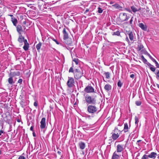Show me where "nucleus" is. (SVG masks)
Returning <instances> with one entry per match:
<instances>
[{
  "label": "nucleus",
  "instance_id": "obj_28",
  "mask_svg": "<svg viewBox=\"0 0 159 159\" xmlns=\"http://www.w3.org/2000/svg\"><path fill=\"white\" fill-rule=\"evenodd\" d=\"M141 58L142 61L144 63L146 64L148 62L147 60L144 57L143 55H142L141 56Z\"/></svg>",
  "mask_w": 159,
  "mask_h": 159
},
{
  "label": "nucleus",
  "instance_id": "obj_5",
  "mask_svg": "<svg viewBox=\"0 0 159 159\" xmlns=\"http://www.w3.org/2000/svg\"><path fill=\"white\" fill-rule=\"evenodd\" d=\"M113 131L114 133H112V134L111 136V138L114 140H116L119 136V134H118L117 131L120 132H121L120 130H118L117 129H115L113 130Z\"/></svg>",
  "mask_w": 159,
  "mask_h": 159
},
{
  "label": "nucleus",
  "instance_id": "obj_25",
  "mask_svg": "<svg viewBox=\"0 0 159 159\" xmlns=\"http://www.w3.org/2000/svg\"><path fill=\"white\" fill-rule=\"evenodd\" d=\"M10 77L8 79V82L10 84H12L14 83L13 81V77L11 76H9Z\"/></svg>",
  "mask_w": 159,
  "mask_h": 159
},
{
  "label": "nucleus",
  "instance_id": "obj_37",
  "mask_svg": "<svg viewBox=\"0 0 159 159\" xmlns=\"http://www.w3.org/2000/svg\"><path fill=\"white\" fill-rule=\"evenodd\" d=\"M135 104L137 106H140L141 104V102L140 101H137L135 102Z\"/></svg>",
  "mask_w": 159,
  "mask_h": 159
},
{
  "label": "nucleus",
  "instance_id": "obj_41",
  "mask_svg": "<svg viewBox=\"0 0 159 159\" xmlns=\"http://www.w3.org/2000/svg\"><path fill=\"white\" fill-rule=\"evenodd\" d=\"M154 62L155 63L156 66L157 67H159V65L158 63L155 60V61H154Z\"/></svg>",
  "mask_w": 159,
  "mask_h": 159
},
{
  "label": "nucleus",
  "instance_id": "obj_24",
  "mask_svg": "<svg viewBox=\"0 0 159 159\" xmlns=\"http://www.w3.org/2000/svg\"><path fill=\"white\" fill-rule=\"evenodd\" d=\"M42 45V43L39 42L36 46V48L38 52H39Z\"/></svg>",
  "mask_w": 159,
  "mask_h": 159
},
{
  "label": "nucleus",
  "instance_id": "obj_35",
  "mask_svg": "<svg viewBox=\"0 0 159 159\" xmlns=\"http://www.w3.org/2000/svg\"><path fill=\"white\" fill-rule=\"evenodd\" d=\"M122 85V82L119 80L117 83V85L120 88Z\"/></svg>",
  "mask_w": 159,
  "mask_h": 159
},
{
  "label": "nucleus",
  "instance_id": "obj_63",
  "mask_svg": "<svg viewBox=\"0 0 159 159\" xmlns=\"http://www.w3.org/2000/svg\"><path fill=\"white\" fill-rule=\"evenodd\" d=\"M24 29H25V26H24Z\"/></svg>",
  "mask_w": 159,
  "mask_h": 159
},
{
  "label": "nucleus",
  "instance_id": "obj_7",
  "mask_svg": "<svg viewBox=\"0 0 159 159\" xmlns=\"http://www.w3.org/2000/svg\"><path fill=\"white\" fill-rule=\"evenodd\" d=\"M84 91L86 93H95L94 89L91 86L88 85L84 89Z\"/></svg>",
  "mask_w": 159,
  "mask_h": 159
},
{
  "label": "nucleus",
  "instance_id": "obj_26",
  "mask_svg": "<svg viewBox=\"0 0 159 159\" xmlns=\"http://www.w3.org/2000/svg\"><path fill=\"white\" fill-rule=\"evenodd\" d=\"M131 8L132 11L134 12H135L138 11H139L140 10V8H139L138 10L134 6H131Z\"/></svg>",
  "mask_w": 159,
  "mask_h": 159
},
{
  "label": "nucleus",
  "instance_id": "obj_48",
  "mask_svg": "<svg viewBox=\"0 0 159 159\" xmlns=\"http://www.w3.org/2000/svg\"><path fill=\"white\" fill-rule=\"evenodd\" d=\"M38 105V103L36 102H34V105L35 107H37Z\"/></svg>",
  "mask_w": 159,
  "mask_h": 159
},
{
  "label": "nucleus",
  "instance_id": "obj_50",
  "mask_svg": "<svg viewBox=\"0 0 159 159\" xmlns=\"http://www.w3.org/2000/svg\"><path fill=\"white\" fill-rule=\"evenodd\" d=\"M130 78L133 79L134 78V74H132L130 75Z\"/></svg>",
  "mask_w": 159,
  "mask_h": 159
},
{
  "label": "nucleus",
  "instance_id": "obj_10",
  "mask_svg": "<svg viewBox=\"0 0 159 159\" xmlns=\"http://www.w3.org/2000/svg\"><path fill=\"white\" fill-rule=\"evenodd\" d=\"M117 150L116 152H121L124 149L123 148V145H121L120 144H118L117 146Z\"/></svg>",
  "mask_w": 159,
  "mask_h": 159
},
{
  "label": "nucleus",
  "instance_id": "obj_39",
  "mask_svg": "<svg viewBox=\"0 0 159 159\" xmlns=\"http://www.w3.org/2000/svg\"><path fill=\"white\" fill-rule=\"evenodd\" d=\"M150 68L151 71L153 72H155L156 70L155 67L154 66H152L151 67H150Z\"/></svg>",
  "mask_w": 159,
  "mask_h": 159
},
{
  "label": "nucleus",
  "instance_id": "obj_2",
  "mask_svg": "<svg viewBox=\"0 0 159 159\" xmlns=\"http://www.w3.org/2000/svg\"><path fill=\"white\" fill-rule=\"evenodd\" d=\"M87 110L89 113L94 114L97 112L98 108L95 105H89L87 106Z\"/></svg>",
  "mask_w": 159,
  "mask_h": 159
},
{
  "label": "nucleus",
  "instance_id": "obj_16",
  "mask_svg": "<svg viewBox=\"0 0 159 159\" xmlns=\"http://www.w3.org/2000/svg\"><path fill=\"white\" fill-rule=\"evenodd\" d=\"M127 34L128 35L130 40L131 41H133L134 39V34L132 32H129Z\"/></svg>",
  "mask_w": 159,
  "mask_h": 159
},
{
  "label": "nucleus",
  "instance_id": "obj_8",
  "mask_svg": "<svg viewBox=\"0 0 159 159\" xmlns=\"http://www.w3.org/2000/svg\"><path fill=\"white\" fill-rule=\"evenodd\" d=\"M40 127L41 129H44L46 126V119L45 118H43L40 121Z\"/></svg>",
  "mask_w": 159,
  "mask_h": 159
},
{
  "label": "nucleus",
  "instance_id": "obj_51",
  "mask_svg": "<svg viewBox=\"0 0 159 159\" xmlns=\"http://www.w3.org/2000/svg\"><path fill=\"white\" fill-rule=\"evenodd\" d=\"M125 40L128 42V43H129V40L128 37H126V38H125Z\"/></svg>",
  "mask_w": 159,
  "mask_h": 159
},
{
  "label": "nucleus",
  "instance_id": "obj_9",
  "mask_svg": "<svg viewBox=\"0 0 159 159\" xmlns=\"http://www.w3.org/2000/svg\"><path fill=\"white\" fill-rule=\"evenodd\" d=\"M157 156V153L152 152H151L148 155V157L150 159H155Z\"/></svg>",
  "mask_w": 159,
  "mask_h": 159
},
{
  "label": "nucleus",
  "instance_id": "obj_55",
  "mask_svg": "<svg viewBox=\"0 0 159 159\" xmlns=\"http://www.w3.org/2000/svg\"><path fill=\"white\" fill-rule=\"evenodd\" d=\"M20 103V104H21V105H24V102H23V101H21Z\"/></svg>",
  "mask_w": 159,
  "mask_h": 159
},
{
  "label": "nucleus",
  "instance_id": "obj_46",
  "mask_svg": "<svg viewBox=\"0 0 159 159\" xmlns=\"http://www.w3.org/2000/svg\"><path fill=\"white\" fill-rule=\"evenodd\" d=\"M146 64H147L148 66H149L150 67L153 66L148 62L146 63Z\"/></svg>",
  "mask_w": 159,
  "mask_h": 159
},
{
  "label": "nucleus",
  "instance_id": "obj_61",
  "mask_svg": "<svg viewBox=\"0 0 159 159\" xmlns=\"http://www.w3.org/2000/svg\"><path fill=\"white\" fill-rule=\"evenodd\" d=\"M57 153L59 154H60L61 153V152L60 151H58L57 152Z\"/></svg>",
  "mask_w": 159,
  "mask_h": 159
},
{
  "label": "nucleus",
  "instance_id": "obj_57",
  "mask_svg": "<svg viewBox=\"0 0 159 159\" xmlns=\"http://www.w3.org/2000/svg\"><path fill=\"white\" fill-rule=\"evenodd\" d=\"M113 3H114V2H111H111H110V4H113Z\"/></svg>",
  "mask_w": 159,
  "mask_h": 159
},
{
  "label": "nucleus",
  "instance_id": "obj_47",
  "mask_svg": "<svg viewBox=\"0 0 159 159\" xmlns=\"http://www.w3.org/2000/svg\"><path fill=\"white\" fill-rule=\"evenodd\" d=\"M133 17H132L131 18V19H130V20L129 21V23H130V24H132V21H133Z\"/></svg>",
  "mask_w": 159,
  "mask_h": 159
},
{
  "label": "nucleus",
  "instance_id": "obj_21",
  "mask_svg": "<svg viewBox=\"0 0 159 159\" xmlns=\"http://www.w3.org/2000/svg\"><path fill=\"white\" fill-rule=\"evenodd\" d=\"M119 156L116 153V151L113 154L111 159H118Z\"/></svg>",
  "mask_w": 159,
  "mask_h": 159
},
{
  "label": "nucleus",
  "instance_id": "obj_62",
  "mask_svg": "<svg viewBox=\"0 0 159 159\" xmlns=\"http://www.w3.org/2000/svg\"><path fill=\"white\" fill-rule=\"evenodd\" d=\"M8 16L11 17H12L13 16L12 15H9Z\"/></svg>",
  "mask_w": 159,
  "mask_h": 159
},
{
  "label": "nucleus",
  "instance_id": "obj_34",
  "mask_svg": "<svg viewBox=\"0 0 159 159\" xmlns=\"http://www.w3.org/2000/svg\"><path fill=\"white\" fill-rule=\"evenodd\" d=\"M155 74L156 75V79L157 80H159V70H158Z\"/></svg>",
  "mask_w": 159,
  "mask_h": 159
},
{
  "label": "nucleus",
  "instance_id": "obj_12",
  "mask_svg": "<svg viewBox=\"0 0 159 159\" xmlns=\"http://www.w3.org/2000/svg\"><path fill=\"white\" fill-rule=\"evenodd\" d=\"M24 43V45L23 47V48L25 51H27L29 47V44L26 39L25 40V41Z\"/></svg>",
  "mask_w": 159,
  "mask_h": 159
},
{
  "label": "nucleus",
  "instance_id": "obj_53",
  "mask_svg": "<svg viewBox=\"0 0 159 159\" xmlns=\"http://www.w3.org/2000/svg\"><path fill=\"white\" fill-rule=\"evenodd\" d=\"M3 133V131L2 130H1L0 131V136Z\"/></svg>",
  "mask_w": 159,
  "mask_h": 159
},
{
  "label": "nucleus",
  "instance_id": "obj_17",
  "mask_svg": "<svg viewBox=\"0 0 159 159\" xmlns=\"http://www.w3.org/2000/svg\"><path fill=\"white\" fill-rule=\"evenodd\" d=\"M16 30L19 34H21V32L23 31L22 26L20 25H18L16 26Z\"/></svg>",
  "mask_w": 159,
  "mask_h": 159
},
{
  "label": "nucleus",
  "instance_id": "obj_23",
  "mask_svg": "<svg viewBox=\"0 0 159 159\" xmlns=\"http://www.w3.org/2000/svg\"><path fill=\"white\" fill-rule=\"evenodd\" d=\"M11 21L12 22L13 25L14 26H16L17 23V20L16 18H13V17L11 18Z\"/></svg>",
  "mask_w": 159,
  "mask_h": 159
},
{
  "label": "nucleus",
  "instance_id": "obj_38",
  "mask_svg": "<svg viewBox=\"0 0 159 159\" xmlns=\"http://www.w3.org/2000/svg\"><path fill=\"white\" fill-rule=\"evenodd\" d=\"M98 12L99 13H101L103 11V10L102 8L100 7H98Z\"/></svg>",
  "mask_w": 159,
  "mask_h": 159
},
{
  "label": "nucleus",
  "instance_id": "obj_18",
  "mask_svg": "<svg viewBox=\"0 0 159 159\" xmlns=\"http://www.w3.org/2000/svg\"><path fill=\"white\" fill-rule=\"evenodd\" d=\"M79 145L80 149H84L85 148V144L84 142H80L79 143Z\"/></svg>",
  "mask_w": 159,
  "mask_h": 159
},
{
  "label": "nucleus",
  "instance_id": "obj_40",
  "mask_svg": "<svg viewBox=\"0 0 159 159\" xmlns=\"http://www.w3.org/2000/svg\"><path fill=\"white\" fill-rule=\"evenodd\" d=\"M74 71L73 70V67H71L69 70V72L70 73V72H72V73H74Z\"/></svg>",
  "mask_w": 159,
  "mask_h": 159
},
{
  "label": "nucleus",
  "instance_id": "obj_20",
  "mask_svg": "<svg viewBox=\"0 0 159 159\" xmlns=\"http://www.w3.org/2000/svg\"><path fill=\"white\" fill-rule=\"evenodd\" d=\"M104 89L105 90L108 91L111 89V86L109 84H107L105 85Z\"/></svg>",
  "mask_w": 159,
  "mask_h": 159
},
{
  "label": "nucleus",
  "instance_id": "obj_29",
  "mask_svg": "<svg viewBox=\"0 0 159 159\" xmlns=\"http://www.w3.org/2000/svg\"><path fill=\"white\" fill-rule=\"evenodd\" d=\"M135 124L136 125H138L139 122V118L138 116H136L135 117Z\"/></svg>",
  "mask_w": 159,
  "mask_h": 159
},
{
  "label": "nucleus",
  "instance_id": "obj_43",
  "mask_svg": "<svg viewBox=\"0 0 159 159\" xmlns=\"http://www.w3.org/2000/svg\"><path fill=\"white\" fill-rule=\"evenodd\" d=\"M22 81H23L22 79H20L18 80V83L21 84V83H22Z\"/></svg>",
  "mask_w": 159,
  "mask_h": 159
},
{
  "label": "nucleus",
  "instance_id": "obj_56",
  "mask_svg": "<svg viewBox=\"0 0 159 159\" xmlns=\"http://www.w3.org/2000/svg\"><path fill=\"white\" fill-rule=\"evenodd\" d=\"M156 86L159 89V84H156Z\"/></svg>",
  "mask_w": 159,
  "mask_h": 159
},
{
  "label": "nucleus",
  "instance_id": "obj_32",
  "mask_svg": "<svg viewBox=\"0 0 159 159\" xmlns=\"http://www.w3.org/2000/svg\"><path fill=\"white\" fill-rule=\"evenodd\" d=\"M141 159H150L148 158L147 155L144 154L141 158Z\"/></svg>",
  "mask_w": 159,
  "mask_h": 159
},
{
  "label": "nucleus",
  "instance_id": "obj_13",
  "mask_svg": "<svg viewBox=\"0 0 159 159\" xmlns=\"http://www.w3.org/2000/svg\"><path fill=\"white\" fill-rule=\"evenodd\" d=\"M25 39L24 37L21 34L19 35V38L18 39V41L20 43H22L23 42L24 43Z\"/></svg>",
  "mask_w": 159,
  "mask_h": 159
},
{
  "label": "nucleus",
  "instance_id": "obj_11",
  "mask_svg": "<svg viewBox=\"0 0 159 159\" xmlns=\"http://www.w3.org/2000/svg\"><path fill=\"white\" fill-rule=\"evenodd\" d=\"M20 75V72L19 71L11 72L9 74V76L13 77L16 76Z\"/></svg>",
  "mask_w": 159,
  "mask_h": 159
},
{
  "label": "nucleus",
  "instance_id": "obj_45",
  "mask_svg": "<svg viewBox=\"0 0 159 159\" xmlns=\"http://www.w3.org/2000/svg\"><path fill=\"white\" fill-rule=\"evenodd\" d=\"M149 58L154 62L155 61V60L151 56Z\"/></svg>",
  "mask_w": 159,
  "mask_h": 159
},
{
  "label": "nucleus",
  "instance_id": "obj_22",
  "mask_svg": "<svg viewBox=\"0 0 159 159\" xmlns=\"http://www.w3.org/2000/svg\"><path fill=\"white\" fill-rule=\"evenodd\" d=\"M112 6L114 7L115 8H116V9H119V10H121L122 8V7L121 6L117 4H116V3L112 5Z\"/></svg>",
  "mask_w": 159,
  "mask_h": 159
},
{
  "label": "nucleus",
  "instance_id": "obj_31",
  "mask_svg": "<svg viewBox=\"0 0 159 159\" xmlns=\"http://www.w3.org/2000/svg\"><path fill=\"white\" fill-rule=\"evenodd\" d=\"M143 48V46L142 44L139 43L138 45V48L139 50H141Z\"/></svg>",
  "mask_w": 159,
  "mask_h": 159
},
{
  "label": "nucleus",
  "instance_id": "obj_3",
  "mask_svg": "<svg viewBox=\"0 0 159 159\" xmlns=\"http://www.w3.org/2000/svg\"><path fill=\"white\" fill-rule=\"evenodd\" d=\"M85 100L88 104H95L96 103V99L90 96H86L85 97Z\"/></svg>",
  "mask_w": 159,
  "mask_h": 159
},
{
  "label": "nucleus",
  "instance_id": "obj_54",
  "mask_svg": "<svg viewBox=\"0 0 159 159\" xmlns=\"http://www.w3.org/2000/svg\"><path fill=\"white\" fill-rule=\"evenodd\" d=\"M33 127L32 126H31V127L30 128V130L31 131H33Z\"/></svg>",
  "mask_w": 159,
  "mask_h": 159
},
{
  "label": "nucleus",
  "instance_id": "obj_58",
  "mask_svg": "<svg viewBox=\"0 0 159 159\" xmlns=\"http://www.w3.org/2000/svg\"><path fill=\"white\" fill-rule=\"evenodd\" d=\"M83 129H84V130H88V129H87V128H83Z\"/></svg>",
  "mask_w": 159,
  "mask_h": 159
},
{
  "label": "nucleus",
  "instance_id": "obj_33",
  "mask_svg": "<svg viewBox=\"0 0 159 159\" xmlns=\"http://www.w3.org/2000/svg\"><path fill=\"white\" fill-rule=\"evenodd\" d=\"M23 23L24 25H25L27 26H28V24H29V21L28 20H25V21H24Z\"/></svg>",
  "mask_w": 159,
  "mask_h": 159
},
{
  "label": "nucleus",
  "instance_id": "obj_4",
  "mask_svg": "<svg viewBox=\"0 0 159 159\" xmlns=\"http://www.w3.org/2000/svg\"><path fill=\"white\" fill-rule=\"evenodd\" d=\"M120 20L123 21L127 20L129 18V15L125 13H121L120 15Z\"/></svg>",
  "mask_w": 159,
  "mask_h": 159
},
{
  "label": "nucleus",
  "instance_id": "obj_14",
  "mask_svg": "<svg viewBox=\"0 0 159 159\" xmlns=\"http://www.w3.org/2000/svg\"><path fill=\"white\" fill-rule=\"evenodd\" d=\"M62 32L63 34L64 39L66 40L68 38V34L66 32L65 28L63 29Z\"/></svg>",
  "mask_w": 159,
  "mask_h": 159
},
{
  "label": "nucleus",
  "instance_id": "obj_52",
  "mask_svg": "<svg viewBox=\"0 0 159 159\" xmlns=\"http://www.w3.org/2000/svg\"><path fill=\"white\" fill-rule=\"evenodd\" d=\"M145 54L148 56L149 57L151 56V55L147 52H146Z\"/></svg>",
  "mask_w": 159,
  "mask_h": 159
},
{
  "label": "nucleus",
  "instance_id": "obj_15",
  "mask_svg": "<svg viewBox=\"0 0 159 159\" xmlns=\"http://www.w3.org/2000/svg\"><path fill=\"white\" fill-rule=\"evenodd\" d=\"M139 26L141 29L144 31H146L147 30V26L146 25H144L143 23H140L139 24Z\"/></svg>",
  "mask_w": 159,
  "mask_h": 159
},
{
  "label": "nucleus",
  "instance_id": "obj_60",
  "mask_svg": "<svg viewBox=\"0 0 159 159\" xmlns=\"http://www.w3.org/2000/svg\"><path fill=\"white\" fill-rule=\"evenodd\" d=\"M141 140H138L137 141V143H139V142H141Z\"/></svg>",
  "mask_w": 159,
  "mask_h": 159
},
{
  "label": "nucleus",
  "instance_id": "obj_64",
  "mask_svg": "<svg viewBox=\"0 0 159 159\" xmlns=\"http://www.w3.org/2000/svg\"><path fill=\"white\" fill-rule=\"evenodd\" d=\"M103 81H105L104 79H103Z\"/></svg>",
  "mask_w": 159,
  "mask_h": 159
},
{
  "label": "nucleus",
  "instance_id": "obj_1",
  "mask_svg": "<svg viewBox=\"0 0 159 159\" xmlns=\"http://www.w3.org/2000/svg\"><path fill=\"white\" fill-rule=\"evenodd\" d=\"M74 78L75 79H79L83 76V70L81 69H76L74 70Z\"/></svg>",
  "mask_w": 159,
  "mask_h": 159
},
{
  "label": "nucleus",
  "instance_id": "obj_30",
  "mask_svg": "<svg viewBox=\"0 0 159 159\" xmlns=\"http://www.w3.org/2000/svg\"><path fill=\"white\" fill-rule=\"evenodd\" d=\"M113 35H116L117 36H119L120 35V32L118 30H117L116 31L114 32L112 34Z\"/></svg>",
  "mask_w": 159,
  "mask_h": 159
},
{
  "label": "nucleus",
  "instance_id": "obj_44",
  "mask_svg": "<svg viewBox=\"0 0 159 159\" xmlns=\"http://www.w3.org/2000/svg\"><path fill=\"white\" fill-rule=\"evenodd\" d=\"M52 40L54 41L57 44H59V43L58 42L56 39H53Z\"/></svg>",
  "mask_w": 159,
  "mask_h": 159
},
{
  "label": "nucleus",
  "instance_id": "obj_27",
  "mask_svg": "<svg viewBox=\"0 0 159 159\" xmlns=\"http://www.w3.org/2000/svg\"><path fill=\"white\" fill-rule=\"evenodd\" d=\"M104 74L105 75L107 79H109L110 78V73L109 72H105Z\"/></svg>",
  "mask_w": 159,
  "mask_h": 159
},
{
  "label": "nucleus",
  "instance_id": "obj_42",
  "mask_svg": "<svg viewBox=\"0 0 159 159\" xmlns=\"http://www.w3.org/2000/svg\"><path fill=\"white\" fill-rule=\"evenodd\" d=\"M18 159H25V158L24 156L21 155L19 157Z\"/></svg>",
  "mask_w": 159,
  "mask_h": 159
},
{
  "label": "nucleus",
  "instance_id": "obj_59",
  "mask_svg": "<svg viewBox=\"0 0 159 159\" xmlns=\"http://www.w3.org/2000/svg\"><path fill=\"white\" fill-rule=\"evenodd\" d=\"M33 135L34 137L35 136V133L34 132L33 133Z\"/></svg>",
  "mask_w": 159,
  "mask_h": 159
},
{
  "label": "nucleus",
  "instance_id": "obj_6",
  "mask_svg": "<svg viewBox=\"0 0 159 159\" xmlns=\"http://www.w3.org/2000/svg\"><path fill=\"white\" fill-rule=\"evenodd\" d=\"M67 85L69 88H71L74 85L75 81L74 79L71 77H68Z\"/></svg>",
  "mask_w": 159,
  "mask_h": 159
},
{
  "label": "nucleus",
  "instance_id": "obj_19",
  "mask_svg": "<svg viewBox=\"0 0 159 159\" xmlns=\"http://www.w3.org/2000/svg\"><path fill=\"white\" fill-rule=\"evenodd\" d=\"M128 131V126L127 123H126L124 124V129L121 131H120L121 132L122 131H124L125 133H126Z\"/></svg>",
  "mask_w": 159,
  "mask_h": 159
},
{
  "label": "nucleus",
  "instance_id": "obj_49",
  "mask_svg": "<svg viewBox=\"0 0 159 159\" xmlns=\"http://www.w3.org/2000/svg\"><path fill=\"white\" fill-rule=\"evenodd\" d=\"M89 11V9H86V11L84 12V14H86Z\"/></svg>",
  "mask_w": 159,
  "mask_h": 159
},
{
  "label": "nucleus",
  "instance_id": "obj_36",
  "mask_svg": "<svg viewBox=\"0 0 159 159\" xmlns=\"http://www.w3.org/2000/svg\"><path fill=\"white\" fill-rule=\"evenodd\" d=\"M73 61L75 62V64L76 65H78V64L79 59H77V58H74L73 60Z\"/></svg>",
  "mask_w": 159,
  "mask_h": 159
}]
</instances>
